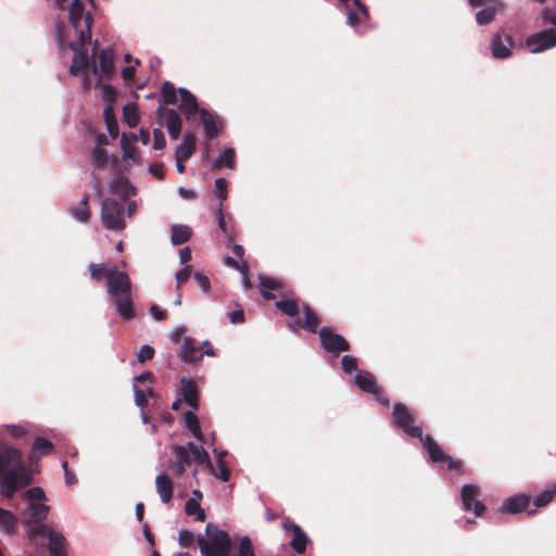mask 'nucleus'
I'll use <instances>...</instances> for the list:
<instances>
[{
  "label": "nucleus",
  "mask_w": 556,
  "mask_h": 556,
  "mask_svg": "<svg viewBox=\"0 0 556 556\" xmlns=\"http://www.w3.org/2000/svg\"><path fill=\"white\" fill-rule=\"evenodd\" d=\"M49 511L50 506L45 503L27 504L22 521L27 538L36 546L47 545L51 556H67L64 535L43 522Z\"/></svg>",
  "instance_id": "1"
},
{
  "label": "nucleus",
  "mask_w": 556,
  "mask_h": 556,
  "mask_svg": "<svg viewBox=\"0 0 556 556\" xmlns=\"http://www.w3.org/2000/svg\"><path fill=\"white\" fill-rule=\"evenodd\" d=\"M88 43H81L80 38L77 41H71L68 43V48L74 52L73 62L70 67V73L73 76H78L81 72L90 68L91 59L88 55L85 47Z\"/></svg>",
  "instance_id": "12"
},
{
  "label": "nucleus",
  "mask_w": 556,
  "mask_h": 556,
  "mask_svg": "<svg viewBox=\"0 0 556 556\" xmlns=\"http://www.w3.org/2000/svg\"><path fill=\"white\" fill-rule=\"evenodd\" d=\"M8 432L14 438H22L26 433V430L22 426L11 425L8 427Z\"/></svg>",
  "instance_id": "64"
},
{
  "label": "nucleus",
  "mask_w": 556,
  "mask_h": 556,
  "mask_svg": "<svg viewBox=\"0 0 556 556\" xmlns=\"http://www.w3.org/2000/svg\"><path fill=\"white\" fill-rule=\"evenodd\" d=\"M178 542L182 547L192 546L194 542V535L189 530H180L178 535Z\"/></svg>",
  "instance_id": "55"
},
{
  "label": "nucleus",
  "mask_w": 556,
  "mask_h": 556,
  "mask_svg": "<svg viewBox=\"0 0 556 556\" xmlns=\"http://www.w3.org/2000/svg\"><path fill=\"white\" fill-rule=\"evenodd\" d=\"M282 287L283 283L279 279L266 276L260 277V291L265 300H274L276 295L271 291H280Z\"/></svg>",
  "instance_id": "28"
},
{
  "label": "nucleus",
  "mask_w": 556,
  "mask_h": 556,
  "mask_svg": "<svg viewBox=\"0 0 556 556\" xmlns=\"http://www.w3.org/2000/svg\"><path fill=\"white\" fill-rule=\"evenodd\" d=\"M34 471L26 466L21 451L0 445V493L5 498L30 485Z\"/></svg>",
  "instance_id": "2"
},
{
  "label": "nucleus",
  "mask_w": 556,
  "mask_h": 556,
  "mask_svg": "<svg viewBox=\"0 0 556 556\" xmlns=\"http://www.w3.org/2000/svg\"><path fill=\"white\" fill-rule=\"evenodd\" d=\"M155 351L152 346L144 344L140 348L137 353V359L139 363H146L154 357Z\"/></svg>",
  "instance_id": "51"
},
{
  "label": "nucleus",
  "mask_w": 556,
  "mask_h": 556,
  "mask_svg": "<svg viewBox=\"0 0 556 556\" xmlns=\"http://www.w3.org/2000/svg\"><path fill=\"white\" fill-rule=\"evenodd\" d=\"M62 468L64 470V476H65V482L67 485H73L74 483L77 482V479H76V476L75 473H73L70 468H68V463L66 460H64L62 463Z\"/></svg>",
  "instance_id": "60"
},
{
  "label": "nucleus",
  "mask_w": 556,
  "mask_h": 556,
  "mask_svg": "<svg viewBox=\"0 0 556 556\" xmlns=\"http://www.w3.org/2000/svg\"><path fill=\"white\" fill-rule=\"evenodd\" d=\"M207 539L198 536V545L202 556H230L231 539L225 530L208 522L205 527Z\"/></svg>",
  "instance_id": "4"
},
{
  "label": "nucleus",
  "mask_w": 556,
  "mask_h": 556,
  "mask_svg": "<svg viewBox=\"0 0 556 556\" xmlns=\"http://www.w3.org/2000/svg\"><path fill=\"white\" fill-rule=\"evenodd\" d=\"M342 369L346 374H351L357 369V358L352 355H344L341 359Z\"/></svg>",
  "instance_id": "50"
},
{
  "label": "nucleus",
  "mask_w": 556,
  "mask_h": 556,
  "mask_svg": "<svg viewBox=\"0 0 556 556\" xmlns=\"http://www.w3.org/2000/svg\"><path fill=\"white\" fill-rule=\"evenodd\" d=\"M228 318L232 324H242L244 321V312L242 308L230 312Z\"/></svg>",
  "instance_id": "62"
},
{
  "label": "nucleus",
  "mask_w": 556,
  "mask_h": 556,
  "mask_svg": "<svg viewBox=\"0 0 556 556\" xmlns=\"http://www.w3.org/2000/svg\"><path fill=\"white\" fill-rule=\"evenodd\" d=\"M116 269L117 267H106L104 264L91 263L89 265L90 275L98 282L103 278L109 279L112 275L115 274Z\"/></svg>",
  "instance_id": "33"
},
{
  "label": "nucleus",
  "mask_w": 556,
  "mask_h": 556,
  "mask_svg": "<svg viewBox=\"0 0 556 556\" xmlns=\"http://www.w3.org/2000/svg\"><path fill=\"white\" fill-rule=\"evenodd\" d=\"M178 93L181 100L180 110L185 113L188 121L194 119L195 114L200 113L201 110L195 96L186 88H179Z\"/></svg>",
  "instance_id": "21"
},
{
  "label": "nucleus",
  "mask_w": 556,
  "mask_h": 556,
  "mask_svg": "<svg viewBox=\"0 0 556 556\" xmlns=\"http://www.w3.org/2000/svg\"><path fill=\"white\" fill-rule=\"evenodd\" d=\"M302 303L298 296H287L275 303V306L285 315L295 317L302 309Z\"/></svg>",
  "instance_id": "26"
},
{
  "label": "nucleus",
  "mask_w": 556,
  "mask_h": 556,
  "mask_svg": "<svg viewBox=\"0 0 556 556\" xmlns=\"http://www.w3.org/2000/svg\"><path fill=\"white\" fill-rule=\"evenodd\" d=\"M355 383L362 391L372 394L381 405L386 407L390 405L386 391L378 384L376 377L371 372L367 370L357 371Z\"/></svg>",
  "instance_id": "9"
},
{
  "label": "nucleus",
  "mask_w": 556,
  "mask_h": 556,
  "mask_svg": "<svg viewBox=\"0 0 556 556\" xmlns=\"http://www.w3.org/2000/svg\"><path fill=\"white\" fill-rule=\"evenodd\" d=\"M199 115L204 126L205 136L211 140L218 137L219 130L223 127L220 117L206 109H201Z\"/></svg>",
  "instance_id": "18"
},
{
  "label": "nucleus",
  "mask_w": 556,
  "mask_h": 556,
  "mask_svg": "<svg viewBox=\"0 0 556 556\" xmlns=\"http://www.w3.org/2000/svg\"><path fill=\"white\" fill-rule=\"evenodd\" d=\"M192 230L186 225H174L170 228V240L175 245H180L190 240Z\"/></svg>",
  "instance_id": "30"
},
{
  "label": "nucleus",
  "mask_w": 556,
  "mask_h": 556,
  "mask_svg": "<svg viewBox=\"0 0 556 556\" xmlns=\"http://www.w3.org/2000/svg\"><path fill=\"white\" fill-rule=\"evenodd\" d=\"M180 359L185 363L198 365L203 359V353L195 346L191 338H185L178 353Z\"/></svg>",
  "instance_id": "20"
},
{
  "label": "nucleus",
  "mask_w": 556,
  "mask_h": 556,
  "mask_svg": "<svg viewBox=\"0 0 556 556\" xmlns=\"http://www.w3.org/2000/svg\"><path fill=\"white\" fill-rule=\"evenodd\" d=\"M166 146V139L161 129H154L153 131V148L154 150H163Z\"/></svg>",
  "instance_id": "57"
},
{
  "label": "nucleus",
  "mask_w": 556,
  "mask_h": 556,
  "mask_svg": "<svg viewBox=\"0 0 556 556\" xmlns=\"http://www.w3.org/2000/svg\"><path fill=\"white\" fill-rule=\"evenodd\" d=\"M479 493V488L473 484H465L460 491V497L465 510L472 509L477 517L482 516V514L485 511V505L481 501L476 500Z\"/></svg>",
  "instance_id": "15"
},
{
  "label": "nucleus",
  "mask_w": 556,
  "mask_h": 556,
  "mask_svg": "<svg viewBox=\"0 0 556 556\" xmlns=\"http://www.w3.org/2000/svg\"><path fill=\"white\" fill-rule=\"evenodd\" d=\"M418 439L420 440L422 446L427 450L429 458L432 463H443L448 456L430 434H421V438Z\"/></svg>",
  "instance_id": "22"
},
{
  "label": "nucleus",
  "mask_w": 556,
  "mask_h": 556,
  "mask_svg": "<svg viewBox=\"0 0 556 556\" xmlns=\"http://www.w3.org/2000/svg\"><path fill=\"white\" fill-rule=\"evenodd\" d=\"M496 14V9L494 7H488L476 14V21L479 25H486L491 23Z\"/></svg>",
  "instance_id": "44"
},
{
  "label": "nucleus",
  "mask_w": 556,
  "mask_h": 556,
  "mask_svg": "<svg viewBox=\"0 0 556 556\" xmlns=\"http://www.w3.org/2000/svg\"><path fill=\"white\" fill-rule=\"evenodd\" d=\"M530 504V497L525 494H518L507 497L502 506L501 511L506 514H518L528 508Z\"/></svg>",
  "instance_id": "24"
},
{
  "label": "nucleus",
  "mask_w": 556,
  "mask_h": 556,
  "mask_svg": "<svg viewBox=\"0 0 556 556\" xmlns=\"http://www.w3.org/2000/svg\"><path fill=\"white\" fill-rule=\"evenodd\" d=\"M68 212L76 220L80 223H88L92 215L89 207V195L85 194L78 204L72 205L68 208Z\"/></svg>",
  "instance_id": "29"
},
{
  "label": "nucleus",
  "mask_w": 556,
  "mask_h": 556,
  "mask_svg": "<svg viewBox=\"0 0 556 556\" xmlns=\"http://www.w3.org/2000/svg\"><path fill=\"white\" fill-rule=\"evenodd\" d=\"M226 166L233 169L236 166V152L232 148L226 149L214 162V167L219 169Z\"/></svg>",
  "instance_id": "35"
},
{
  "label": "nucleus",
  "mask_w": 556,
  "mask_h": 556,
  "mask_svg": "<svg viewBox=\"0 0 556 556\" xmlns=\"http://www.w3.org/2000/svg\"><path fill=\"white\" fill-rule=\"evenodd\" d=\"M135 393V403L140 408H144L148 405V395H153V390L149 389L148 392L140 389L137 384L132 387Z\"/></svg>",
  "instance_id": "45"
},
{
  "label": "nucleus",
  "mask_w": 556,
  "mask_h": 556,
  "mask_svg": "<svg viewBox=\"0 0 556 556\" xmlns=\"http://www.w3.org/2000/svg\"><path fill=\"white\" fill-rule=\"evenodd\" d=\"M31 448L38 452L41 456H47L54 451V445L51 441L37 437L33 443Z\"/></svg>",
  "instance_id": "39"
},
{
  "label": "nucleus",
  "mask_w": 556,
  "mask_h": 556,
  "mask_svg": "<svg viewBox=\"0 0 556 556\" xmlns=\"http://www.w3.org/2000/svg\"><path fill=\"white\" fill-rule=\"evenodd\" d=\"M192 268L190 265H186L176 273L177 288L179 289L191 276Z\"/></svg>",
  "instance_id": "56"
},
{
  "label": "nucleus",
  "mask_w": 556,
  "mask_h": 556,
  "mask_svg": "<svg viewBox=\"0 0 556 556\" xmlns=\"http://www.w3.org/2000/svg\"><path fill=\"white\" fill-rule=\"evenodd\" d=\"M90 71L96 78V86H99L103 80H110L115 73L113 50L102 49L98 55V63L91 56Z\"/></svg>",
  "instance_id": "8"
},
{
  "label": "nucleus",
  "mask_w": 556,
  "mask_h": 556,
  "mask_svg": "<svg viewBox=\"0 0 556 556\" xmlns=\"http://www.w3.org/2000/svg\"><path fill=\"white\" fill-rule=\"evenodd\" d=\"M301 312L304 315V319H294L289 323L288 327L292 331H298L300 329H305L308 332L315 333L317 332L318 326L320 324V318L318 314L306 303H302Z\"/></svg>",
  "instance_id": "13"
},
{
  "label": "nucleus",
  "mask_w": 556,
  "mask_h": 556,
  "mask_svg": "<svg viewBox=\"0 0 556 556\" xmlns=\"http://www.w3.org/2000/svg\"><path fill=\"white\" fill-rule=\"evenodd\" d=\"M155 490L164 504L170 503L174 495V482L166 473L157 475L155 478Z\"/></svg>",
  "instance_id": "23"
},
{
  "label": "nucleus",
  "mask_w": 556,
  "mask_h": 556,
  "mask_svg": "<svg viewBox=\"0 0 556 556\" xmlns=\"http://www.w3.org/2000/svg\"><path fill=\"white\" fill-rule=\"evenodd\" d=\"M527 46L532 53H540L556 46V30L545 29L527 38Z\"/></svg>",
  "instance_id": "14"
},
{
  "label": "nucleus",
  "mask_w": 556,
  "mask_h": 556,
  "mask_svg": "<svg viewBox=\"0 0 556 556\" xmlns=\"http://www.w3.org/2000/svg\"><path fill=\"white\" fill-rule=\"evenodd\" d=\"M17 519L10 510L0 508V527L7 534L16 532Z\"/></svg>",
  "instance_id": "32"
},
{
  "label": "nucleus",
  "mask_w": 556,
  "mask_h": 556,
  "mask_svg": "<svg viewBox=\"0 0 556 556\" xmlns=\"http://www.w3.org/2000/svg\"><path fill=\"white\" fill-rule=\"evenodd\" d=\"M181 387L179 388V393L182 400L186 402L188 406H190L193 410L199 409V390L194 380L182 377L180 379Z\"/></svg>",
  "instance_id": "17"
},
{
  "label": "nucleus",
  "mask_w": 556,
  "mask_h": 556,
  "mask_svg": "<svg viewBox=\"0 0 556 556\" xmlns=\"http://www.w3.org/2000/svg\"><path fill=\"white\" fill-rule=\"evenodd\" d=\"M224 263L227 266H229V267H231L233 269L239 270L240 273L249 271V264H248L247 261L238 262L235 258H232L231 256H226L224 258Z\"/></svg>",
  "instance_id": "53"
},
{
  "label": "nucleus",
  "mask_w": 556,
  "mask_h": 556,
  "mask_svg": "<svg viewBox=\"0 0 556 556\" xmlns=\"http://www.w3.org/2000/svg\"><path fill=\"white\" fill-rule=\"evenodd\" d=\"M124 213L125 207L123 201L106 198L102 202L100 213L102 225L106 229L114 231H121L125 229L126 222L124 219Z\"/></svg>",
  "instance_id": "6"
},
{
  "label": "nucleus",
  "mask_w": 556,
  "mask_h": 556,
  "mask_svg": "<svg viewBox=\"0 0 556 556\" xmlns=\"http://www.w3.org/2000/svg\"><path fill=\"white\" fill-rule=\"evenodd\" d=\"M186 428L192 433V435L204 442V434L202 432L198 416L193 412H186L184 415Z\"/></svg>",
  "instance_id": "31"
},
{
  "label": "nucleus",
  "mask_w": 556,
  "mask_h": 556,
  "mask_svg": "<svg viewBox=\"0 0 556 556\" xmlns=\"http://www.w3.org/2000/svg\"><path fill=\"white\" fill-rule=\"evenodd\" d=\"M283 529L286 531H290L293 534L292 540L290 541L291 548L296 554H303L306 551V545L309 541L307 534L302 530L300 526L292 521H287L283 523Z\"/></svg>",
  "instance_id": "16"
},
{
  "label": "nucleus",
  "mask_w": 556,
  "mask_h": 556,
  "mask_svg": "<svg viewBox=\"0 0 556 556\" xmlns=\"http://www.w3.org/2000/svg\"><path fill=\"white\" fill-rule=\"evenodd\" d=\"M177 92L178 90L175 88L174 84L170 81H165L162 85L161 97L165 104H176L177 103Z\"/></svg>",
  "instance_id": "38"
},
{
  "label": "nucleus",
  "mask_w": 556,
  "mask_h": 556,
  "mask_svg": "<svg viewBox=\"0 0 556 556\" xmlns=\"http://www.w3.org/2000/svg\"><path fill=\"white\" fill-rule=\"evenodd\" d=\"M227 180L225 178H217L215 180V195L220 199V203L227 199Z\"/></svg>",
  "instance_id": "49"
},
{
  "label": "nucleus",
  "mask_w": 556,
  "mask_h": 556,
  "mask_svg": "<svg viewBox=\"0 0 556 556\" xmlns=\"http://www.w3.org/2000/svg\"><path fill=\"white\" fill-rule=\"evenodd\" d=\"M103 118L105 121L109 134L113 138H116L118 136V124L117 119L115 118L114 109L112 104L105 105L103 110Z\"/></svg>",
  "instance_id": "34"
},
{
  "label": "nucleus",
  "mask_w": 556,
  "mask_h": 556,
  "mask_svg": "<svg viewBox=\"0 0 556 556\" xmlns=\"http://www.w3.org/2000/svg\"><path fill=\"white\" fill-rule=\"evenodd\" d=\"M216 218H217L218 227L220 228V230L225 233V236L228 238V240L230 242H232L235 239L233 231L231 229L227 228L225 216L223 214V203L219 204V207L216 212Z\"/></svg>",
  "instance_id": "48"
},
{
  "label": "nucleus",
  "mask_w": 556,
  "mask_h": 556,
  "mask_svg": "<svg viewBox=\"0 0 556 556\" xmlns=\"http://www.w3.org/2000/svg\"><path fill=\"white\" fill-rule=\"evenodd\" d=\"M123 116H124L125 123L130 128H135L140 122L138 108L134 103H128L123 108Z\"/></svg>",
  "instance_id": "36"
},
{
  "label": "nucleus",
  "mask_w": 556,
  "mask_h": 556,
  "mask_svg": "<svg viewBox=\"0 0 556 556\" xmlns=\"http://www.w3.org/2000/svg\"><path fill=\"white\" fill-rule=\"evenodd\" d=\"M319 339L325 351L338 356L342 352L351 350L350 343L341 334L334 333L330 327H323L319 330Z\"/></svg>",
  "instance_id": "10"
},
{
  "label": "nucleus",
  "mask_w": 556,
  "mask_h": 556,
  "mask_svg": "<svg viewBox=\"0 0 556 556\" xmlns=\"http://www.w3.org/2000/svg\"><path fill=\"white\" fill-rule=\"evenodd\" d=\"M345 9L348 11V24L352 27L357 26L363 17L356 12V10L352 9L349 3L345 4Z\"/></svg>",
  "instance_id": "58"
},
{
  "label": "nucleus",
  "mask_w": 556,
  "mask_h": 556,
  "mask_svg": "<svg viewBox=\"0 0 556 556\" xmlns=\"http://www.w3.org/2000/svg\"><path fill=\"white\" fill-rule=\"evenodd\" d=\"M185 513L188 516H195L198 521L203 522L205 520V513L201 508L200 503L197 498L190 497L185 505Z\"/></svg>",
  "instance_id": "37"
},
{
  "label": "nucleus",
  "mask_w": 556,
  "mask_h": 556,
  "mask_svg": "<svg viewBox=\"0 0 556 556\" xmlns=\"http://www.w3.org/2000/svg\"><path fill=\"white\" fill-rule=\"evenodd\" d=\"M106 287L117 314L125 320L132 319L135 309L129 276L125 271L116 269L115 274L108 279Z\"/></svg>",
  "instance_id": "3"
},
{
  "label": "nucleus",
  "mask_w": 556,
  "mask_h": 556,
  "mask_svg": "<svg viewBox=\"0 0 556 556\" xmlns=\"http://www.w3.org/2000/svg\"><path fill=\"white\" fill-rule=\"evenodd\" d=\"M68 22L78 34L81 43H89L91 41L93 16L90 11H86L83 0H74L71 3Z\"/></svg>",
  "instance_id": "5"
},
{
  "label": "nucleus",
  "mask_w": 556,
  "mask_h": 556,
  "mask_svg": "<svg viewBox=\"0 0 556 556\" xmlns=\"http://www.w3.org/2000/svg\"><path fill=\"white\" fill-rule=\"evenodd\" d=\"M168 468L173 471V473L177 478L181 477L186 472V469H187V467H185L184 465H181L178 462H174V463L169 464Z\"/></svg>",
  "instance_id": "63"
},
{
  "label": "nucleus",
  "mask_w": 556,
  "mask_h": 556,
  "mask_svg": "<svg viewBox=\"0 0 556 556\" xmlns=\"http://www.w3.org/2000/svg\"><path fill=\"white\" fill-rule=\"evenodd\" d=\"M191 457L192 460L197 462L198 464L206 465L210 472L214 471V466L211 462L210 455L203 446H200L197 451H193Z\"/></svg>",
  "instance_id": "42"
},
{
  "label": "nucleus",
  "mask_w": 556,
  "mask_h": 556,
  "mask_svg": "<svg viewBox=\"0 0 556 556\" xmlns=\"http://www.w3.org/2000/svg\"><path fill=\"white\" fill-rule=\"evenodd\" d=\"M353 5L355 7L354 10H356V12L363 17L364 21L369 18V9L364 2L356 1L353 2Z\"/></svg>",
  "instance_id": "61"
},
{
  "label": "nucleus",
  "mask_w": 556,
  "mask_h": 556,
  "mask_svg": "<svg viewBox=\"0 0 556 556\" xmlns=\"http://www.w3.org/2000/svg\"><path fill=\"white\" fill-rule=\"evenodd\" d=\"M197 138L191 132H186L181 143L176 148L175 156L180 160H189L195 151Z\"/></svg>",
  "instance_id": "27"
},
{
  "label": "nucleus",
  "mask_w": 556,
  "mask_h": 556,
  "mask_svg": "<svg viewBox=\"0 0 556 556\" xmlns=\"http://www.w3.org/2000/svg\"><path fill=\"white\" fill-rule=\"evenodd\" d=\"M226 454H227L226 452H222L217 457V467L219 469V472H216L215 470L213 472H211L217 479H219L224 482H227L230 478V470L224 460V457L226 456Z\"/></svg>",
  "instance_id": "41"
},
{
  "label": "nucleus",
  "mask_w": 556,
  "mask_h": 556,
  "mask_svg": "<svg viewBox=\"0 0 556 556\" xmlns=\"http://www.w3.org/2000/svg\"><path fill=\"white\" fill-rule=\"evenodd\" d=\"M443 463L446 464L447 468L452 471H456L459 475L465 472V465L460 459H454L448 455Z\"/></svg>",
  "instance_id": "52"
},
{
  "label": "nucleus",
  "mask_w": 556,
  "mask_h": 556,
  "mask_svg": "<svg viewBox=\"0 0 556 556\" xmlns=\"http://www.w3.org/2000/svg\"><path fill=\"white\" fill-rule=\"evenodd\" d=\"M392 417L393 424L396 428L401 429L412 438H421V427L414 426V422L416 421L415 410H412L405 404L397 402L393 405Z\"/></svg>",
  "instance_id": "7"
},
{
  "label": "nucleus",
  "mask_w": 556,
  "mask_h": 556,
  "mask_svg": "<svg viewBox=\"0 0 556 556\" xmlns=\"http://www.w3.org/2000/svg\"><path fill=\"white\" fill-rule=\"evenodd\" d=\"M513 47L514 40L510 35L502 37L501 34H496L491 40V51L495 59L502 60L510 56Z\"/></svg>",
  "instance_id": "19"
},
{
  "label": "nucleus",
  "mask_w": 556,
  "mask_h": 556,
  "mask_svg": "<svg viewBox=\"0 0 556 556\" xmlns=\"http://www.w3.org/2000/svg\"><path fill=\"white\" fill-rule=\"evenodd\" d=\"M193 279L197 281V283L199 285V287L204 291V292H208L210 289H211V283H210V280L208 278L202 274V273H195L193 275Z\"/></svg>",
  "instance_id": "59"
},
{
  "label": "nucleus",
  "mask_w": 556,
  "mask_h": 556,
  "mask_svg": "<svg viewBox=\"0 0 556 556\" xmlns=\"http://www.w3.org/2000/svg\"><path fill=\"white\" fill-rule=\"evenodd\" d=\"M157 121L162 126L166 127L168 135L173 140H177L179 138L182 121L176 110L160 105L157 109Z\"/></svg>",
  "instance_id": "11"
},
{
  "label": "nucleus",
  "mask_w": 556,
  "mask_h": 556,
  "mask_svg": "<svg viewBox=\"0 0 556 556\" xmlns=\"http://www.w3.org/2000/svg\"><path fill=\"white\" fill-rule=\"evenodd\" d=\"M555 495H556V485L553 489L545 490V491L541 492L534 498V505L536 507H544L554 500Z\"/></svg>",
  "instance_id": "46"
},
{
  "label": "nucleus",
  "mask_w": 556,
  "mask_h": 556,
  "mask_svg": "<svg viewBox=\"0 0 556 556\" xmlns=\"http://www.w3.org/2000/svg\"><path fill=\"white\" fill-rule=\"evenodd\" d=\"M110 192L121 197V199L124 201L130 195H135V188L130 185L126 177L117 176L110 184Z\"/></svg>",
  "instance_id": "25"
},
{
  "label": "nucleus",
  "mask_w": 556,
  "mask_h": 556,
  "mask_svg": "<svg viewBox=\"0 0 556 556\" xmlns=\"http://www.w3.org/2000/svg\"><path fill=\"white\" fill-rule=\"evenodd\" d=\"M23 496L28 501V504L43 503L47 501L45 491L39 486L28 489Z\"/></svg>",
  "instance_id": "40"
},
{
  "label": "nucleus",
  "mask_w": 556,
  "mask_h": 556,
  "mask_svg": "<svg viewBox=\"0 0 556 556\" xmlns=\"http://www.w3.org/2000/svg\"><path fill=\"white\" fill-rule=\"evenodd\" d=\"M109 161L108 152L104 148L97 146L92 151V163L98 167H104Z\"/></svg>",
  "instance_id": "47"
},
{
  "label": "nucleus",
  "mask_w": 556,
  "mask_h": 556,
  "mask_svg": "<svg viewBox=\"0 0 556 556\" xmlns=\"http://www.w3.org/2000/svg\"><path fill=\"white\" fill-rule=\"evenodd\" d=\"M173 452L177 458L176 462L180 463L181 465H184L185 467L187 466H190L191 463H192V457L188 451L187 447L182 446V445H174L173 446Z\"/></svg>",
  "instance_id": "43"
},
{
  "label": "nucleus",
  "mask_w": 556,
  "mask_h": 556,
  "mask_svg": "<svg viewBox=\"0 0 556 556\" xmlns=\"http://www.w3.org/2000/svg\"><path fill=\"white\" fill-rule=\"evenodd\" d=\"M101 97L108 104H112L116 99V91L111 85H102Z\"/></svg>",
  "instance_id": "54"
}]
</instances>
